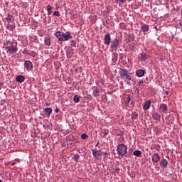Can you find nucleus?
<instances>
[{
    "mask_svg": "<svg viewBox=\"0 0 182 182\" xmlns=\"http://www.w3.org/2000/svg\"><path fill=\"white\" fill-rule=\"evenodd\" d=\"M55 38L60 41V42H66V41H69V39H72V35L70 32L68 31L66 33L57 31L54 33Z\"/></svg>",
    "mask_w": 182,
    "mask_h": 182,
    "instance_id": "nucleus-1",
    "label": "nucleus"
},
{
    "mask_svg": "<svg viewBox=\"0 0 182 182\" xmlns=\"http://www.w3.org/2000/svg\"><path fill=\"white\" fill-rule=\"evenodd\" d=\"M119 75L122 80H132V74L129 73V70L123 68H120L119 71Z\"/></svg>",
    "mask_w": 182,
    "mask_h": 182,
    "instance_id": "nucleus-2",
    "label": "nucleus"
},
{
    "mask_svg": "<svg viewBox=\"0 0 182 182\" xmlns=\"http://www.w3.org/2000/svg\"><path fill=\"white\" fill-rule=\"evenodd\" d=\"M6 49L7 50V53H10V55H15V53L18 52V43H11L10 46H6Z\"/></svg>",
    "mask_w": 182,
    "mask_h": 182,
    "instance_id": "nucleus-3",
    "label": "nucleus"
},
{
    "mask_svg": "<svg viewBox=\"0 0 182 182\" xmlns=\"http://www.w3.org/2000/svg\"><path fill=\"white\" fill-rule=\"evenodd\" d=\"M117 154L122 157H123V156H126V154H127V146L124 144H119L117 146Z\"/></svg>",
    "mask_w": 182,
    "mask_h": 182,
    "instance_id": "nucleus-4",
    "label": "nucleus"
},
{
    "mask_svg": "<svg viewBox=\"0 0 182 182\" xmlns=\"http://www.w3.org/2000/svg\"><path fill=\"white\" fill-rule=\"evenodd\" d=\"M120 45V39L119 38H114L111 41V45H110V49L111 52H116L117 50V48H119V46Z\"/></svg>",
    "mask_w": 182,
    "mask_h": 182,
    "instance_id": "nucleus-5",
    "label": "nucleus"
},
{
    "mask_svg": "<svg viewBox=\"0 0 182 182\" xmlns=\"http://www.w3.org/2000/svg\"><path fill=\"white\" fill-rule=\"evenodd\" d=\"M24 68H26L27 72H31L33 69V64L29 60H26L24 63Z\"/></svg>",
    "mask_w": 182,
    "mask_h": 182,
    "instance_id": "nucleus-6",
    "label": "nucleus"
},
{
    "mask_svg": "<svg viewBox=\"0 0 182 182\" xmlns=\"http://www.w3.org/2000/svg\"><path fill=\"white\" fill-rule=\"evenodd\" d=\"M104 43L109 46L110 43H112V37H110V33H107V34L104 37Z\"/></svg>",
    "mask_w": 182,
    "mask_h": 182,
    "instance_id": "nucleus-7",
    "label": "nucleus"
},
{
    "mask_svg": "<svg viewBox=\"0 0 182 182\" xmlns=\"http://www.w3.org/2000/svg\"><path fill=\"white\" fill-rule=\"evenodd\" d=\"M149 30L150 26H149V25L144 23H141V31H142V32H144L146 33V32H149Z\"/></svg>",
    "mask_w": 182,
    "mask_h": 182,
    "instance_id": "nucleus-8",
    "label": "nucleus"
},
{
    "mask_svg": "<svg viewBox=\"0 0 182 182\" xmlns=\"http://www.w3.org/2000/svg\"><path fill=\"white\" fill-rule=\"evenodd\" d=\"M52 38L49 36H47L44 38V43L46 46H50L52 45Z\"/></svg>",
    "mask_w": 182,
    "mask_h": 182,
    "instance_id": "nucleus-9",
    "label": "nucleus"
},
{
    "mask_svg": "<svg viewBox=\"0 0 182 182\" xmlns=\"http://www.w3.org/2000/svg\"><path fill=\"white\" fill-rule=\"evenodd\" d=\"M93 92H92V95L94 97H99V96H100V90H99V88L96 87H93Z\"/></svg>",
    "mask_w": 182,
    "mask_h": 182,
    "instance_id": "nucleus-10",
    "label": "nucleus"
},
{
    "mask_svg": "<svg viewBox=\"0 0 182 182\" xmlns=\"http://www.w3.org/2000/svg\"><path fill=\"white\" fill-rule=\"evenodd\" d=\"M160 155H159V153L154 154L151 157V161L153 163H159L160 161Z\"/></svg>",
    "mask_w": 182,
    "mask_h": 182,
    "instance_id": "nucleus-11",
    "label": "nucleus"
},
{
    "mask_svg": "<svg viewBox=\"0 0 182 182\" xmlns=\"http://www.w3.org/2000/svg\"><path fill=\"white\" fill-rule=\"evenodd\" d=\"M144 75H146L145 70L139 69L136 71V76H137L138 77H143V76H144Z\"/></svg>",
    "mask_w": 182,
    "mask_h": 182,
    "instance_id": "nucleus-12",
    "label": "nucleus"
},
{
    "mask_svg": "<svg viewBox=\"0 0 182 182\" xmlns=\"http://www.w3.org/2000/svg\"><path fill=\"white\" fill-rule=\"evenodd\" d=\"M150 106H151V100H146L143 105L144 110H149V109H150Z\"/></svg>",
    "mask_w": 182,
    "mask_h": 182,
    "instance_id": "nucleus-13",
    "label": "nucleus"
},
{
    "mask_svg": "<svg viewBox=\"0 0 182 182\" xmlns=\"http://www.w3.org/2000/svg\"><path fill=\"white\" fill-rule=\"evenodd\" d=\"M92 156H94V157H96V159H99V157H97L98 156H102V154H103V152H102V150H95V149H92Z\"/></svg>",
    "mask_w": 182,
    "mask_h": 182,
    "instance_id": "nucleus-14",
    "label": "nucleus"
},
{
    "mask_svg": "<svg viewBox=\"0 0 182 182\" xmlns=\"http://www.w3.org/2000/svg\"><path fill=\"white\" fill-rule=\"evenodd\" d=\"M159 109L162 113H167V110L168 107H167V105L166 104H161Z\"/></svg>",
    "mask_w": 182,
    "mask_h": 182,
    "instance_id": "nucleus-15",
    "label": "nucleus"
},
{
    "mask_svg": "<svg viewBox=\"0 0 182 182\" xmlns=\"http://www.w3.org/2000/svg\"><path fill=\"white\" fill-rule=\"evenodd\" d=\"M16 81L18 83H23V82H25V76L23 75H18L16 77Z\"/></svg>",
    "mask_w": 182,
    "mask_h": 182,
    "instance_id": "nucleus-16",
    "label": "nucleus"
},
{
    "mask_svg": "<svg viewBox=\"0 0 182 182\" xmlns=\"http://www.w3.org/2000/svg\"><path fill=\"white\" fill-rule=\"evenodd\" d=\"M168 165V161L167 160L163 159L160 161V166L161 167L166 168Z\"/></svg>",
    "mask_w": 182,
    "mask_h": 182,
    "instance_id": "nucleus-17",
    "label": "nucleus"
},
{
    "mask_svg": "<svg viewBox=\"0 0 182 182\" xmlns=\"http://www.w3.org/2000/svg\"><path fill=\"white\" fill-rule=\"evenodd\" d=\"M117 57H118L117 53H113L112 52V63H116V62H117Z\"/></svg>",
    "mask_w": 182,
    "mask_h": 182,
    "instance_id": "nucleus-18",
    "label": "nucleus"
},
{
    "mask_svg": "<svg viewBox=\"0 0 182 182\" xmlns=\"http://www.w3.org/2000/svg\"><path fill=\"white\" fill-rule=\"evenodd\" d=\"M52 112H53V110L50 107L44 109V113L46 116H48V117H49V116H50V114H52Z\"/></svg>",
    "mask_w": 182,
    "mask_h": 182,
    "instance_id": "nucleus-19",
    "label": "nucleus"
},
{
    "mask_svg": "<svg viewBox=\"0 0 182 182\" xmlns=\"http://www.w3.org/2000/svg\"><path fill=\"white\" fill-rule=\"evenodd\" d=\"M6 28L8 31H10L11 32H12L15 29L16 26H15V24L8 23Z\"/></svg>",
    "mask_w": 182,
    "mask_h": 182,
    "instance_id": "nucleus-20",
    "label": "nucleus"
},
{
    "mask_svg": "<svg viewBox=\"0 0 182 182\" xmlns=\"http://www.w3.org/2000/svg\"><path fill=\"white\" fill-rule=\"evenodd\" d=\"M152 117L154 119V120H160V119H161V116L157 113L153 114Z\"/></svg>",
    "mask_w": 182,
    "mask_h": 182,
    "instance_id": "nucleus-21",
    "label": "nucleus"
},
{
    "mask_svg": "<svg viewBox=\"0 0 182 182\" xmlns=\"http://www.w3.org/2000/svg\"><path fill=\"white\" fill-rule=\"evenodd\" d=\"M133 154L135 157H140V156H141V151L136 150L133 152Z\"/></svg>",
    "mask_w": 182,
    "mask_h": 182,
    "instance_id": "nucleus-22",
    "label": "nucleus"
},
{
    "mask_svg": "<svg viewBox=\"0 0 182 182\" xmlns=\"http://www.w3.org/2000/svg\"><path fill=\"white\" fill-rule=\"evenodd\" d=\"M73 100L75 103H79V102L80 101V96L77 95H75L73 97Z\"/></svg>",
    "mask_w": 182,
    "mask_h": 182,
    "instance_id": "nucleus-23",
    "label": "nucleus"
},
{
    "mask_svg": "<svg viewBox=\"0 0 182 182\" xmlns=\"http://www.w3.org/2000/svg\"><path fill=\"white\" fill-rule=\"evenodd\" d=\"M141 59H142V60H144V62H145V60H147V54L142 53L141 54Z\"/></svg>",
    "mask_w": 182,
    "mask_h": 182,
    "instance_id": "nucleus-24",
    "label": "nucleus"
},
{
    "mask_svg": "<svg viewBox=\"0 0 182 182\" xmlns=\"http://www.w3.org/2000/svg\"><path fill=\"white\" fill-rule=\"evenodd\" d=\"M66 55L68 58H72V51L70 50H68L66 51Z\"/></svg>",
    "mask_w": 182,
    "mask_h": 182,
    "instance_id": "nucleus-25",
    "label": "nucleus"
},
{
    "mask_svg": "<svg viewBox=\"0 0 182 182\" xmlns=\"http://www.w3.org/2000/svg\"><path fill=\"white\" fill-rule=\"evenodd\" d=\"M80 158V156H79V154H75L74 156V160H75L76 163H77V161H79Z\"/></svg>",
    "mask_w": 182,
    "mask_h": 182,
    "instance_id": "nucleus-26",
    "label": "nucleus"
},
{
    "mask_svg": "<svg viewBox=\"0 0 182 182\" xmlns=\"http://www.w3.org/2000/svg\"><path fill=\"white\" fill-rule=\"evenodd\" d=\"M6 21H7V22H11V21H12V16H11V15H9V14H8V17H6Z\"/></svg>",
    "mask_w": 182,
    "mask_h": 182,
    "instance_id": "nucleus-27",
    "label": "nucleus"
},
{
    "mask_svg": "<svg viewBox=\"0 0 182 182\" xmlns=\"http://www.w3.org/2000/svg\"><path fill=\"white\" fill-rule=\"evenodd\" d=\"M81 139H82V140H85V139H87V134H81Z\"/></svg>",
    "mask_w": 182,
    "mask_h": 182,
    "instance_id": "nucleus-28",
    "label": "nucleus"
},
{
    "mask_svg": "<svg viewBox=\"0 0 182 182\" xmlns=\"http://www.w3.org/2000/svg\"><path fill=\"white\" fill-rule=\"evenodd\" d=\"M53 15L54 16H58L59 17V16H60V13H59V11H54Z\"/></svg>",
    "mask_w": 182,
    "mask_h": 182,
    "instance_id": "nucleus-29",
    "label": "nucleus"
},
{
    "mask_svg": "<svg viewBox=\"0 0 182 182\" xmlns=\"http://www.w3.org/2000/svg\"><path fill=\"white\" fill-rule=\"evenodd\" d=\"M139 116V114H137V113L134 112L132 115V119H137V117Z\"/></svg>",
    "mask_w": 182,
    "mask_h": 182,
    "instance_id": "nucleus-30",
    "label": "nucleus"
},
{
    "mask_svg": "<svg viewBox=\"0 0 182 182\" xmlns=\"http://www.w3.org/2000/svg\"><path fill=\"white\" fill-rule=\"evenodd\" d=\"M71 46H73L74 48H76V41H71Z\"/></svg>",
    "mask_w": 182,
    "mask_h": 182,
    "instance_id": "nucleus-31",
    "label": "nucleus"
},
{
    "mask_svg": "<svg viewBox=\"0 0 182 182\" xmlns=\"http://www.w3.org/2000/svg\"><path fill=\"white\" fill-rule=\"evenodd\" d=\"M143 83H144V81H143V80H140L139 84H138V86H142L143 87L144 86Z\"/></svg>",
    "mask_w": 182,
    "mask_h": 182,
    "instance_id": "nucleus-32",
    "label": "nucleus"
},
{
    "mask_svg": "<svg viewBox=\"0 0 182 182\" xmlns=\"http://www.w3.org/2000/svg\"><path fill=\"white\" fill-rule=\"evenodd\" d=\"M47 11H52V6L48 5V6H47Z\"/></svg>",
    "mask_w": 182,
    "mask_h": 182,
    "instance_id": "nucleus-33",
    "label": "nucleus"
},
{
    "mask_svg": "<svg viewBox=\"0 0 182 182\" xmlns=\"http://www.w3.org/2000/svg\"><path fill=\"white\" fill-rule=\"evenodd\" d=\"M117 1V2H121V4H124V2H126V0H116Z\"/></svg>",
    "mask_w": 182,
    "mask_h": 182,
    "instance_id": "nucleus-34",
    "label": "nucleus"
},
{
    "mask_svg": "<svg viewBox=\"0 0 182 182\" xmlns=\"http://www.w3.org/2000/svg\"><path fill=\"white\" fill-rule=\"evenodd\" d=\"M59 112H60V109L59 108H56L55 109V113H59Z\"/></svg>",
    "mask_w": 182,
    "mask_h": 182,
    "instance_id": "nucleus-35",
    "label": "nucleus"
},
{
    "mask_svg": "<svg viewBox=\"0 0 182 182\" xmlns=\"http://www.w3.org/2000/svg\"><path fill=\"white\" fill-rule=\"evenodd\" d=\"M130 100H131V98L129 96L128 97H127V103H130Z\"/></svg>",
    "mask_w": 182,
    "mask_h": 182,
    "instance_id": "nucleus-36",
    "label": "nucleus"
},
{
    "mask_svg": "<svg viewBox=\"0 0 182 182\" xmlns=\"http://www.w3.org/2000/svg\"><path fill=\"white\" fill-rule=\"evenodd\" d=\"M48 11V15H50L52 14V11L51 10H47Z\"/></svg>",
    "mask_w": 182,
    "mask_h": 182,
    "instance_id": "nucleus-37",
    "label": "nucleus"
},
{
    "mask_svg": "<svg viewBox=\"0 0 182 182\" xmlns=\"http://www.w3.org/2000/svg\"><path fill=\"white\" fill-rule=\"evenodd\" d=\"M102 154H104V156H107V155H109V154L107 153V151L103 152Z\"/></svg>",
    "mask_w": 182,
    "mask_h": 182,
    "instance_id": "nucleus-38",
    "label": "nucleus"
},
{
    "mask_svg": "<svg viewBox=\"0 0 182 182\" xmlns=\"http://www.w3.org/2000/svg\"><path fill=\"white\" fill-rule=\"evenodd\" d=\"M9 43H11V42L6 41V45H9Z\"/></svg>",
    "mask_w": 182,
    "mask_h": 182,
    "instance_id": "nucleus-39",
    "label": "nucleus"
},
{
    "mask_svg": "<svg viewBox=\"0 0 182 182\" xmlns=\"http://www.w3.org/2000/svg\"><path fill=\"white\" fill-rule=\"evenodd\" d=\"M154 28L156 29V31H159V28H157L156 26H155Z\"/></svg>",
    "mask_w": 182,
    "mask_h": 182,
    "instance_id": "nucleus-40",
    "label": "nucleus"
},
{
    "mask_svg": "<svg viewBox=\"0 0 182 182\" xmlns=\"http://www.w3.org/2000/svg\"><path fill=\"white\" fill-rule=\"evenodd\" d=\"M1 89H2V85H0V90H1Z\"/></svg>",
    "mask_w": 182,
    "mask_h": 182,
    "instance_id": "nucleus-41",
    "label": "nucleus"
},
{
    "mask_svg": "<svg viewBox=\"0 0 182 182\" xmlns=\"http://www.w3.org/2000/svg\"><path fill=\"white\" fill-rule=\"evenodd\" d=\"M46 105H47V106H49V105H48V103H46Z\"/></svg>",
    "mask_w": 182,
    "mask_h": 182,
    "instance_id": "nucleus-42",
    "label": "nucleus"
},
{
    "mask_svg": "<svg viewBox=\"0 0 182 182\" xmlns=\"http://www.w3.org/2000/svg\"><path fill=\"white\" fill-rule=\"evenodd\" d=\"M166 158H167V159H170V157H168V156H166Z\"/></svg>",
    "mask_w": 182,
    "mask_h": 182,
    "instance_id": "nucleus-43",
    "label": "nucleus"
},
{
    "mask_svg": "<svg viewBox=\"0 0 182 182\" xmlns=\"http://www.w3.org/2000/svg\"><path fill=\"white\" fill-rule=\"evenodd\" d=\"M129 83H130V82H127L128 85H129Z\"/></svg>",
    "mask_w": 182,
    "mask_h": 182,
    "instance_id": "nucleus-44",
    "label": "nucleus"
},
{
    "mask_svg": "<svg viewBox=\"0 0 182 182\" xmlns=\"http://www.w3.org/2000/svg\"><path fill=\"white\" fill-rule=\"evenodd\" d=\"M181 173H182V168H181Z\"/></svg>",
    "mask_w": 182,
    "mask_h": 182,
    "instance_id": "nucleus-45",
    "label": "nucleus"
},
{
    "mask_svg": "<svg viewBox=\"0 0 182 182\" xmlns=\"http://www.w3.org/2000/svg\"><path fill=\"white\" fill-rule=\"evenodd\" d=\"M0 182H2V180L0 179Z\"/></svg>",
    "mask_w": 182,
    "mask_h": 182,
    "instance_id": "nucleus-46",
    "label": "nucleus"
},
{
    "mask_svg": "<svg viewBox=\"0 0 182 182\" xmlns=\"http://www.w3.org/2000/svg\"><path fill=\"white\" fill-rule=\"evenodd\" d=\"M166 93L168 94V92H167V91H166Z\"/></svg>",
    "mask_w": 182,
    "mask_h": 182,
    "instance_id": "nucleus-47",
    "label": "nucleus"
}]
</instances>
